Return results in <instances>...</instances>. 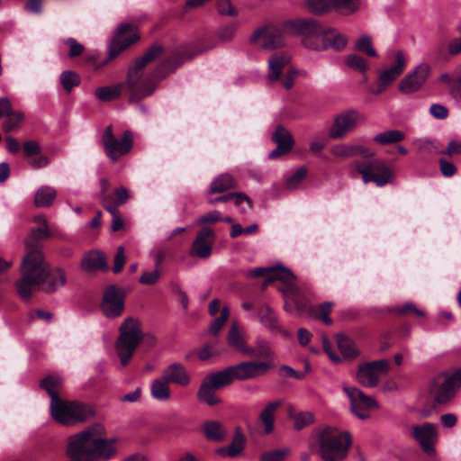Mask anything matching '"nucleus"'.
Returning a JSON list of instances; mask_svg holds the SVG:
<instances>
[{
	"mask_svg": "<svg viewBox=\"0 0 461 461\" xmlns=\"http://www.w3.org/2000/svg\"><path fill=\"white\" fill-rule=\"evenodd\" d=\"M161 53L162 48L153 45L129 68L124 86L130 94V102H136L140 98L149 96L156 90L157 79L164 77L161 75V68H158L149 75H145L143 68L159 57Z\"/></svg>",
	"mask_w": 461,
	"mask_h": 461,
	"instance_id": "nucleus-1",
	"label": "nucleus"
},
{
	"mask_svg": "<svg viewBox=\"0 0 461 461\" xmlns=\"http://www.w3.org/2000/svg\"><path fill=\"white\" fill-rule=\"evenodd\" d=\"M22 277L16 281L17 293L23 300H29L39 291L50 274V267L39 249H27L21 266Z\"/></svg>",
	"mask_w": 461,
	"mask_h": 461,
	"instance_id": "nucleus-2",
	"label": "nucleus"
},
{
	"mask_svg": "<svg viewBox=\"0 0 461 461\" xmlns=\"http://www.w3.org/2000/svg\"><path fill=\"white\" fill-rule=\"evenodd\" d=\"M350 446L351 437L348 431L328 427L318 434V453L323 461H342Z\"/></svg>",
	"mask_w": 461,
	"mask_h": 461,
	"instance_id": "nucleus-3",
	"label": "nucleus"
},
{
	"mask_svg": "<svg viewBox=\"0 0 461 461\" xmlns=\"http://www.w3.org/2000/svg\"><path fill=\"white\" fill-rule=\"evenodd\" d=\"M143 335L138 320L128 317L120 326V335L115 344L116 353L122 366H126L141 341Z\"/></svg>",
	"mask_w": 461,
	"mask_h": 461,
	"instance_id": "nucleus-4",
	"label": "nucleus"
},
{
	"mask_svg": "<svg viewBox=\"0 0 461 461\" xmlns=\"http://www.w3.org/2000/svg\"><path fill=\"white\" fill-rule=\"evenodd\" d=\"M50 408L52 418L63 425L83 422L94 416V411L89 405L76 401L54 399Z\"/></svg>",
	"mask_w": 461,
	"mask_h": 461,
	"instance_id": "nucleus-5",
	"label": "nucleus"
},
{
	"mask_svg": "<svg viewBox=\"0 0 461 461\" xmlns=\"http://www.w3.org/2000/svg\"><path fill=\"white\" fill-rule=\"evenodd\" d=\"M351 174H359L365 184L374 182L382 187L393 180V174L385 161L382 159L356 161L350 165Z\"/></svg>",
	"mask_w": 461,
	"mask_h": 461,
	"instance_id": "nucleus-6",
	"label": "nucleus"
},
{
	"mask_svg": "<svg viewBox=\"0 0 461 461\" xmlns=\"http://www.w3.org/2000/svg\"><path fill=\"white\" fill-rule=\"evenodd\" d=\"M461 388V368L451 374L439 375L430 384V393L436 402H450Z\"/></svg>",
	"mask_w": 461,
	"mask_h": 461,
	"instance_id": "nucleus-7",
	"label": "nucleus"
},
{
	"mask_svg": "<svg viewBox=\"0 0 461 461\" xmlns=\"http://www.w3.org/2000/svg\"><path fill=\"white\" fill-rule=\"evenodd\" d=\"M102 144L106 156L116 162L121 157L130 153L133 147V135L131 131H123L120 139L113 132V126L108 125L102 136Z\"/></svg>",
	"mask_w": 461,
	"mask_h": 461,
	"instance_id": "nucleus-8",
	"label": "nucleus"
},
{
	"mask_svg": "<svg viewBox=\"0 0 461 461\" xmlns=\"http://www.w3.org/2000/svg\"><path fill=\"white\" fill-rule=\"evenodd\" d=\"M285 35H290L281 26H263L253 32L249 37L251 43L262 49H276L285 45Z\"/></svg>",
	"mask_w": 461,
	"mask_h": 461,
	"instance_id": "nucleus-9",
	"label": "nucleus"
},
{
	"mask_svg": "<svg viewBox=\"0 0 461 461\" xmlns=\"http://www.w3.org/2000/svg\"><path fill=\"white\" fill-rule=\"evenodd\" d=\"M284 30L290 35H303V45L307 42H318L323 27L313 19H295L284 22Z\"/></svg>",
	"mask_w": 461,
	"mask_h": 461,
	"instance_id": "nucleus-10",
	"label": "nucleus"
},
{
	"mask_svg": "<svg viewBox=\"0 0 461 461\" xmlns=\"http://www.w3.org/2000/svg\"><path fill=\"white\" fill-rule=\"evenodd\" d=\"M343 391L350 402L352 413L360 420L368 419V411L378 407L373 397L366 395L357 387L343 386Z\"/></svg>",
	"mask_w": 461,
	"mask_h": 461,
	"instance_id": "nucleus-11",
	"label": "nucleus"
},
{
	"mask_svg": "<svg viewBox=\"0 0 461 461\" xmlns=\"http://www.w3.org/2000/svg\"><path fill=\"white\" fill-rule=\"evenodd\" d=\"M139 39L137 29L134 25L122 23L112 40L109 57L100 66L105 65L110 59L115 58L120 52L127 49Z\"/></svg>",
	"mask_w": 461,
	"mask_h": 461,
	"instance_id": "nucleus-12",
	"label": "nucleus"
},
{
	"mask_svg": "<svg viewBox=\"0 0 461 461\" xmlns=\"http://www.w3.org/2000/svg\"><path fill=\"white\" fill-rule=\"evenodd\" d=\"M389 361L380 359L360 365L357 370V381L366 387H375L377 385L382 375L389 371Z\"/></svg>",
	"mask_w": 461,
	"mask_h": 461,
	"instance_id": "nucleus-13",
	"label": "nucleus"
},
{
	"mask_svg": "<svg viewBox=\"0 0 461 461\" xmlns=\"http://www.w3.org/2000/svg\"><path fill=\"white\" fill-rule=\"evenodd\" d=\"M364 120V115L356 110L344 111L335 117L329 136L334 140L343 138Z\"/></svg>",
	"mask_w": 461,
	"mask_h": 461,
	"instance_id": "nucleus-14",
	"label": "nucleus"
},
{
	"mask_svg": "<svg viewBox=\"0 0 461 461\" xmlns=\"http://www.w3.org/2000/svg\"><path fill=\"white\" fill-rule=\"evenodd\" d=\"M274 364L271 361H245L231 366V373L234 380L246 381L265 375Z\"/></svg>",
	"mask_w": 461,
	"mask_h": 461,
	"instance_id": "nucleus-15",
	"label": "nucleus"
},
{
	"mask_svg": "<svg viewBox=\"0 0 461 461\" xmlns=\"http://www.w3.org/2000/svg\"><path fill=\"white\" fill-rule=\"evenodd\" d=\"M411 436L428 455L435 452L434 446L438 439V430L435 424L425 422L411 427Z\"/></svg>",
	"mask_w": 461,
	"mask_h": 461,
	"instance_id": "nucleus-16",
	"label": "nucleus"
},
{
	"mask_svg": "<svg viewBox=\"0 0 461 461\" xmlns=\"http://www.w3.org/2000/svg\"><path fill=\"white\" fill-rule=\"evenodd\" d=\"M431 68L428 63L419 64L415 69L409 73L399 84V90L403 94H411L418 91L427 81Z\"/></svg>",
	"mask_w": 461,
	"mask_h": 461,
	"instance_id": "nucleus-17",
	"label": "nucleus"
},
{
	"mask_svg": "<svg viewBox=\"0 0 461 461\" xmlns=\"http://www.w3.org/2000/svg\"><path fill=\"white\" fill-rule=\"evenodd\" d=\"M101 307L105 317H119L124 310L123 294L121 290L114 285L109 286L104 294Z\"/></svg>",
	"mask_w": 461,
	"mask_h": 461,
	"instance_id": "nucleus-18",
	"label": "nucleus"
},
{
	"mask_svg": "<svg viewBox=\"0 0 461 461\" xmlns=\"http://www.w3.org/2000/svg\"><path fill=\"white\" fill-rule=\"evenodd\" d=\"M348 43V38L336 30L323 28L318 42H307L306 48L313 50H323L332 48L335 50H343Z\"/></svg>",
	"mask_w": 461,
	"mask_h": 461,
	"instance_id": "nucleus-19",
	"label": "nucleus"
},
{
	"mask_svg": "<svg viewBox=\"0 0 461 461\" xmlns=\"http://www.w3.org/2000/svg\"><path fill=\"white\" fill-rule=\"evenodd\" d=\"M214 241V230L210 227H203L191 245L190 254L199 258H208L212 255Z\"/></svg>",
	"mask_w": 461,
	"mask_h": 461,
	"instance_id": "nucleus-20",
	"label": "nucleus"
},
{
	"mask_svg": "<svg viewBox=\"0 0 461 461\" xmlns=\"http://www.w3.org/2000/svg\"><path fill=\"white\" fill-rule=\"evenodd\" d=\"M272 140L276 144V148L268 154V158L271 159L287 153L294 146L292 134L283 126H278L276 129Z\"/></svg>",
	"mask_w": 461,
	"mask_h": 461,
	"instance_id": "nucleus-21",
	"label": "nucleus"
},
{
	"mask_svg": "<svg viewBox=\"0 0 461 461\" xmlns=\"http://www.w3.org/2000/svg\"><path fill=\"white\" fill-rule=\"evenodd\" d=\"M161 375L169 383L181 387L189 385L191 377L183 364L175 362L163 369Z\"/></svg>",
	"mask_w": 461,
	"mask_h": 461,
	"instance_id": "nucleus-22",
	"label": "nucleus"
},
{
	"mask_svg": "<svg viewBox=\"0 0 461 461\" xmlns=\"http://www.w3.org/2000/svg\"><path fill=\"white\" fill-rule=\"evenodd\" d=\"M282 405V401L275 400L268 402L258 415V421L263 429V434L269 435L275 429L276 411Z\"/></svg>",
	"mask_w": 461,
	"mask_h": 461,
	"instance_id": "nucleus-23",
	"label": "nucleus"
},
{
	"mask_svg": "<svg viewBox=\"0 0 461 461\" xmlns=\"http://www.w3.org/2000/svg\"><path fill=\"white\" fill-rule=\"evenodd\" d=\"M229 345L242 354H251L250 347L246 341V332L237 321H232L228 332Z\"/></svg>",
	"mask_w": 461,
	"mask_h": 461,
	"instance_id": "nucleus-24",
	"label": "nucleus"
},
{
	"mask_svg": "<svg viewBox=\"0 0 461 461\" xmlns=\"http://www.w3.org/2000/svg\"><path fill=\"white\" fill-rule=\"evenodd\" d=\"M406 66V59L402 51L395 54V64L380 72L378 78L384 85L390 86L402 72Z\"/></svg>",
	"mask_w": 461,
	"mask_h": 461,
	"instance_id": "nucleus-25",
	"label": "nucleus"
},
{
	"mask_svg": "<svg viewBox=\"0 0 461 461\" xmlns=\"http://www.w3.org/2000/svg\"><path fill=\"white\" fill-rule=\"evenodd\" d=\"M291 58L285 52L275 53L268 59V75L269 81H277L280 79L283 69L290 63Z\"/></svg>",
	"mask_w": 461,
	"mask_h": 461,
	"instance_id": "nucleus-26",
	"label": "nucleus"
},
{
	"mask_svg": "<svg viewBox=\"0 0 461 461\" xmlns=\"http://www.w3.org/2000/svg\"><path fill=\"white\" fill-rule=\"evenodd\" d=\"M202 431L209 441L222 442L228 436L224 425L219 420H206L202 425Z\"/></svg>",
	"mask_w": 461,
	"mask_h": 461,
	"instance_id": "nucleus-27",
	"label": "nucleus"
},
{
	"mask_svg": "<svg viewBox=\"0 0 461 461\" xmlns=\"http://www.w3.org/2000/svg\"><path fill=\"white\" fill-rule=\"evenodd\" d=\"M35 221H39L41 225L32 229L31 235L25 240L27 249H38L36 243L39 240L49 238L50 235L47 221L43 216H37Z\"/></svg>",
	"mask_w": 461,
	"mask_h": 461,
	"instance_id": "nucleus-28",
	"label": "nucleus"
},
{
	"mask_svg": "<svg viewBox=\"0 0 461 461\" xmlns=\"http://www.w3.org/2000/svg\"><path fill=\"white\" fill-rule=\"evenodd\" d=\"M251 354H245L250 357L263 358L264 361H271L274 364L276 353L269 345V342L264 339H258L255 347H250Z\"/></svg>",
	"mask_w": 461,
	"mask_h": 461,
	"instance_id": "nucleus-29",
	"label": "nucleus"
},
{
	"mask_svg": "<svg viewBox=\"0 0 461 461\" xmlns=\"http://www.w3.org/2000/svg\"><path fill=\"white\" fill-rule=\"evenodd\" d=\"M217 389L205 379L203 380L197 391V399L209 406H215L221 403V400L215 394Z\"/></svg>",
	"mask_w": 461,
	"mask_h": 461,
	"instance_id": "nucleus-30",
	"label": "nucleus"
},
{
	"mask_svg": "<svg viewBox=\"0 0 461 461\" xmlns=\"http://www.w3.org/2000/svg\"><path fill=\"white\" fill-rule=\"evenodd\" d=\"M366 149L359 145L336 144L330 148V153L339 158H347L366 153Z\"/></svg>",
	"mask_w": 461,
	"mask_h": 461,
	"instance_id": "nucleus-31",
	"label": "nucleus"
},
{
	"mask_svg": "<svg viewBox=\"0 0 461 461\" xmlns=\"http://www.w3.org/2000/svg\"><path fill=\"white\" fill-rule=\"evenodd\" d=\"M150 394L157 401H167L171 395L169 383L162 375L155 379L150 384Z\"/></svg>",
	"mask_w": 461,
	"mask_h": 461,
	"instance_id": "nucleus-32",
	"label": "nucleus"
},
{
	"mask_svg": "<svg viewBox=\"0 0 461 461\" xmlns=\"http://www.w3.org/2000/svg\"><path fill=\"white\" fill-rule=\"evenodd\" d=\"M204 379L217 390L230 384L232 381H234L230 366H228L221 371L212 373Z\"/></svg>",
	"mask_w": 461,
	"mask_h": 461,
	"instance_id": "nucleus-33",
	"label": "nucleus"
},
{
	"mask_svg": "<svg viewBox=\"0 0 461 461\" xmlns=\"http://www.w3.org/2000/svg\"><path fill=\"white\" fill-rule=\"evenodd\" d=\"M81 266L86 271L102 269L105 267V259L102 253L91 251L83 257Z\"/></svg>",
	"mask_w": 461,
	"mask_h": 461,
	"instance_id": "nucleus-34",
	"label": "nucleus"
},
{
	"mask_svg": "<svg viewBox=\"0 0 461 461\" xmlns=\"http://www.w3.org/2000/svg\"><path fill=\"white\" fill-rule=\"evenodd\" d=\"M258 319L262 325L274 331H282V328L277 323V319L271 308L264 304L258 309Z\"/></svg>",
	"mask_w": 461,
	"mask_h": 461,
	"instance_id": "nucleus-35",
	"label": "nucleus"
},
{
	"mask_svg": "<svg viewBox=\"0 0 461 461\" xmlns=\"http://www.w3.org/2000/svg\"><path fill=\"white\" fill-rule=\"evenodd\" d=\"M47 280V285L42 288V290L48 294H51L66 284L67 277L65 272L61 268H56L54 270L50 269V274Z\"/></svg>",
	"mask_w": 461,
	"mask_h": 461,
	"instance_id": "nucleus-36",
	"label": "nucleus"
},
{
	"mask_svg": "<svg viewBox=\"0 0 461 461\" xmlns=\"http://www.w3.org/2000/svg\"><path fill=\"white\" fill-rule=\"evenodd\" d=\"M123 87V83L102 86L95 90V96L102 102H110L120 97Z\"/></svg>",
	"mask_w": 461,
	"mask_h": 461,
	"instance_id": "nucleus-37",
	"label": "nucleus"
},
{
	"mask_svg": "<svg viewBox=\"0 0 461 461\" xmlns=\"http://www.w3.org/2000/svg\"><path fill=\"white\" fill-rule=\"evenodd\" d=\"M405 138L403 131L399 130H389L376 134L373 140L380 145L396 144Z\"/></svg>",
	"mask_w": 461,
	"mask_h": 461,
	"instance_id": "nucleus-38",
	"label": "nucleus"
},
{
	"mask_svg": "<svg viewBox=\"0 0 461 461\" xmlns=\"http://www.w3.org/2000/svg\"><path fill=\"white\" fill-rule=\"evenodd\" d=\"M236 186V181L230 174H221L210 185V193H222Z\"/></svg>",
	"mask_w": 461,
	"mask_h": 461,
	"instance_id": "nucleus-39",
	"label": "nucleus"
},
{
	"mask_svg": "<svg viewBox=\"0 0 461 461\" xmlns=\"http://www.w3.org/2000/svg\"><path fill=\"white\" fill-rule=\"evenodd\" d=\"M57 195L56 191L50 186H41L34 196V203L37 207H48L51 205Z\"/></svg>",
	"mask_w": 461,
	"mask_h": 461,
	"instance_id": "nucleus-40",
	"label": "nucleus"
},
{
	"mask_svg": "<svg viewBox=\"0 0 461 461\" xmlns=\"http://www.w3.org/2000/svg\"><path fill=\"white\" fill-rule=\"evenodd\" d=\"M337 344L341 354L348 358L355 357L357 356L358 351L354 342L347 336L339 334L337 336Z\"/></svg>",
	"mask_w": 461,
	"mask_h": 461,
	"instance_id": "nucleus-41",
	"label": "nucleus"
},
{
	"mask_svg": "<svg viewBox=\"0 0 461 461\" xmlns=\"http://www.w3.org/2000/svg\"><path fill=\"white\" fill-rule=\"evenodd\" d=\"M246 444V437L241 432L240 429L238 428L235 430L232 440L230 444L228 446L229 447V456L234 457L240 454Z\"/></svg>",
	"mask_w": 461,
	"mask_h": 461,
	"instance_id": "nucleus-42",
	"label": "nucleus"
},
{
	"mask_svg": "<svg viewBox=\"0 0 461 461\" xmlns=\"http://www.w3.org/2000/svg\"><path fill=\"white\" fill-rule=\"evenodd\" d=\"M273 276L270 278H267L262 285V287L265 288L269 283H271L274 279H278L285 284L294 282L295 279L294 275L291 272V270L280 266L276 267H273L272 272Z\"/></svg>",
	"mask_w": 461,
	"mask_h": 461,
	"instance_id": "nucleus-43",
	"label": "nucleus"
},
{
	"mask_svg": "<svg viewBox=\"0 0 461 461\" xmlns=\"http://www.w3.org/2000/svg\"><path fill=\"white\" fill-rule=\"evenodd\" d=\"M59 82L66 92L70 93L80 83V77L75 71L66 70L59 76Z\"/></svg>",
	"mask_w": 461,
	"mask_h": 461,
	"instance_id": "nucleus-44",
	"label": "nucleus"
},
{
	"mask_svg": "<svg viewBox=\"0 0 461 461\" xmlns=\"http://www.w3.org/2000/svg\"><path fill=\"white\" fill-rule=\"evenodd\" d=\"M346 65L352 69L361 73L366 72L369 68L368 63L364 58L357 54H349L345 58Z\"/></svg>",
	"mask_w": 461,
	"mask_h": 461,
	"instance_id": "nucleus-45",
	"label": "nucleus"
},
{
	"mask_svg": "<svg viewBox=\"0 0 461 461\" xmlns=\"http://www.w3.org/2000/svg\"><path fill=\"white\" fill-rule=\"evenodd\" d=\"M230 315V311L227 306L222 307L220 316L216 317L209 326V332L216 337L220 333L221 328L225 324Z\"/></svg>",
	"mask_w": 461,
	"mask_h": 461,
	"instance_id": "nucleus-46",
	"label": "nucleus"
},
{
	"mask_svg": "<svg viewBox=\"0 0 461 461\" xmlns=\"http://www.w3.org/2000/svg\"><path fill=\"white\" fill-rule=\"evenodd\" d=\"M108 200H109L108 196L104 197V206L113 216V221H112V225H111L112 230L117 231L122 228L123 221H122V217L119 214L116 205H113V203H108Z\"/></svg>",
	"mask_w": 461,
	"mask_h": 461,
	"instance_id": "nucleus-47",
	"label": "nucleus"
},
{
	"mask_svg": "<svg viewBox=\"0 0 461 461\" xmlns=\"http://www.w3.org/2000/svg\"><path fill=\"white\" fill-rule=\"evenodd\" d=\"M331 7L337 10H345L347 14H353L360 8L359 0H330Z\"/></svg>",
	"mask_w": 461,
	"mask_h": 461,
	"instance_id": "nucleus-48",
	"label": "nucleus"
},
{
	"mask_svg": "<svg viewBox=\"0 0 461 461\" xmlns=\"http://www.w3.org/2000/svg\"><path fill=\"white\" fill-rule=\"evenodd\" d=\"M5 116L6 120L4 123V129L7 132L17 129L24 120V114L19 111H14Z\"/></svg>",
	"mask_w": 461,
	"mask_h": 461,
	"instance_id": "nucleus-49",
	"label": "nucleus"
},
{
	"mask_svg": "<svg viewBox=\"0 0 461 461\" xmlns=\"http://www.w3.org/2000/svg\"><path fill=\"white\" fill-rule=\"evenodd\" d=\"M355 48L358 51L365 52L369 57L375 58L377 56V53L372 45L371 38L366 34L362 35L356 41Z\"/></svg>",
	"mask_w": 461,
	"mask_h": 461,
	"instance_id": "nucleus-50",
	"label": "nucleus"
},
{
	"mask_svg": "<svg viewBox=\"0 0 461 461\" xmlns=\"http://www.w3.org/2000/svg\"><path fill=\"white\" fill-rule=\"evenodd\" d=\"M307 175L305 167H299L293 175L285 180V187L289 190H295L301 185Z\"/></svg>",
	"mask_w": 461,
	"mask_h": 461,
	"instance_id": "nucleus-51",
	"label": "nucleus"
},
{
	"mask_svg": "<svg viewBox=\"0 0 461 461\" xmlns=\"http://www.w3.org/2000/svg\"><path fill=\"white\" fill-rule=\"evenodd\" d=\"M60 383L61 379L59 377L55 376H47L41 381V388L46 390L49 395L50 396V402H54V399H59L57 393L55 392V388L58 387L60 384Z\"/></svg>",
	"mask_w": 461,
	"mask_h": 461,
	"instance_id": "nucleus-52",
	"label": "nucleus"
},
{
	"mask_svg": "<svg viewBox=\"0 0 461 461\" xmlns=\"http://www.w3.org/2000/svg\"><path fill=\"white\" fill-rule=\"evenodd\" d=\"M307 7L311 13L321 14L332 9L330 0H308Z\"/></svg>",
	"mask_w": 461,
	"mask_h": 461,
	"instance_id": "nucleus-53",
	"label": "nucleus"
},
{
	"mask_svg": "<svg viewBox=\"0 0 461 461\" xmlns=\"http://www.w3.org/2000/svg\"><path fill=\"white\" fill-rule=\"evenodd\" d=\"M413 144L419 151L429 154L438 153V147L433 140L428 138H420L413 140Z\"/></svg>",
	"mask_w": 461,
	"mask_h": 461,
	"instance_id": "nucleus-54",
	"label": "nucleus"
},
{
	"mask_svg": "<svg viewBox=\"0 0 461 461\" xmlns=\"http://www.w3.org/2000/svg\"><path fill=\"white\" fill-rule=\"evenodd\" d=\"M314 420L313 415L311 412H300L294 417V427L295 429L300 430L304 427L310 425Z\"/></svg>",
	"mask_w": 461,
	"mask_h": 461,
	"instance_id": "nucleus-55",
	"label": "nucleus"
},
{
	"mask_svg": "<svg viewBox=\"0 0 461 461\" xmlns=\"http://www.w3.org/2000/svg\"><path fill=\"white\" fill-rule=\"evenodd\" d=\"M290 453L288 448L275 449L264 453L260 456L261 461H281L286 455Z\"/></svg>",
	"mask_w": 461,
	"mask_h": 461,
	"instance_id": "nucleus-56",
	"label": "nucleus"
},
{
	"mask_svg": "<svg viewBox=\"0 0 461 461\" xmlns=\"http://www.w3.org/2000/svg\"><path fill=\"white\" fill-rule=\"evenodd\" d=\"M161 276L160 269H154L152 271H145L140 277V283L142 285H154L156 284Z\"/></svg>",
	"mask_w": 461,
	"mask_h": 461,
	"instance_id": "nucleus-57",
	"label": "nucleus"
},
{
	"mask_svg": "<svg viewBox=\"0 0 461 461\" xmlns=\"http://www.w3.org/2000/svg\"><path fill=\"white\" fill-rule=\"evenodd\" d=\"M218 11L222 15L236 16L237 9L231 5L230 0H220L218 2Z\"/></svg>",
	"mask_w": 461,
	"mask_h": 461,
	"instance_id": "nucleus-58",
	"label": "nucleus"
},
{
	"mask_svg": "<svg viewBox=\"0 0 461 461\" xmlns=\"http://www.w3.org/2000/svg\"><path fill=\"white\" fill-rule=\"evenodd\" d=\"M221 221V214L218 211H211L196 220L197 224L214 223Z\"/></svg>",
	"mask_w": 461,
	"mask_h": 461,
	"instance_id": "nucleus-59",
	"label": "nucleus"
},
{
	"mask_svg": "<svg viewBox=\"0 0 461 461\" xmlns=\"http://www.w3.org/2000/svg\"><path fill=\"white\" fill-rule=\"evenodd\" d=\"M64 43L69 46L68 56L70 58L79 56L84 51V46L77 42L74 38H68L64 41Z\"/></svg>",
	"mask_w": 461,
	"mask_h": 461,
	"instance_id": "nucleus-60",
	"label": "nucleus"
},
{
	"mask_svg": "<svg viewBox=\"0 0 461 461\" xmlns=\"http://www.w3.org/2000/svg\"><path fill=\"white\" fill-rule=\"evenodd\" d=\"M125 261H126V257L124 254V248L122 246H120L117 249V252L114 256V264H113V271L114 273H119L122 269Z\"/></svg>",
	"mask_w": 461,
	"mask_h": 461,
	"instance_id": "nucleus-61",
	"label": "nucleus"
},
{
	"mask_svg": "<svg viewBox=\"0 0 461 461\" xmlns=\"http://www.w3.org/2000/svg\"><path fill=\"white\" fill-rule=\"evenodd\" d=\"M429 113L436 119L444 120L448 116V110L439 104H433L429 107Z\"/></svg>",
	"mask_w": 461,
	"mask_h": 461,
	"instance_id": "nucleus-62",
	"label": "nucleus"
},
{
	"mask_svg": "<svg viewBox=\"0 0 461 461\" xmlns=\"http://www.w3.org/2000/svg\"><path fill=\"white\" fill-rule=\"evenodd\" d=\"M41 147L35 140H27L23 143V154L25 157H32L40 154Z\"/></svg>",
	"mask_w": 461,
	"mask_h": 461,
	"instance_id": "nucleus-63",
	"label": "nucleus"
},
{
	"mask_svg": "<svg viewBox=\"0 0 461 461\" xmlns=\"http://www.w3.org/2000/svg\"><path fill=\"white\" fill-rule=\"evenodd\" d=\"M440 172L446 177H450L455 175L456 168L451 162L447 161L445 158L439 159Z\"/></svg>",
	"mask_w": 461,
	"mask_h": 461,
	"instance_id": "nucleus-64",
	"label": "nucleus"
}]
</instances>
